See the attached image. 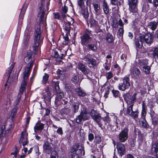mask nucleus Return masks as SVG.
I'll list each match as a JSON object with an SVG mask.
<instances>
[{
    "label": "nucleus",
    "instance_id": "338daca9",
    "mask_svg": "<svg viewBox=\"0 0 158 158\" xmlns=\"http://www.w3.org/2000/svg\"><path fill=\"white\" fill-rule=\"evenodd\" d=\"M111 3L112 5H116L118 4V0H110Z\"/></svg>",
    "mask_w": 158,
    "mask_h": 158
},
{
    "label": "nucleus",
    "instance_id": "de8ad7c7",
    "mask_svg": "<svg viewBox=\"0 0 158 158\" xmlns=\"http://www.w3.org/2000/svg\"><path fill=\"white\" fill-rule=\"evenodd\" d=\"M34 151L35 152L36 154H37L38 156V158L39 157V148L38 146L35 145V146L33 148Z\"/></svg>",
    "mask_w": 158,
    "mask_h": 158
},
{
    "label": "nucleus",
    "instance_id": "0eeeda50",
    "mask_svg": "<svg viewBox=\"0 0 158 158\" xmlns=\"http://www.w3.org/2000/svg\"><path fill=\"white\" fill-rule=\"evenodd\" d=\"M123 83L119 84L118 89L122 91H124L131 86L130 78L128 76H126L123 79Z\"/></svg>",
    "mask_w": 158,
    "mask_h": 158
},
{
    "label": "nucleus",
    "instance_id": "5fc2aeb1",
    "mask_svg": "<svg viewBox=\"0 0 158 158\" xmlns=\"http://www.w3.org/2000/svg\"><path fill=\"white\" fill-rule=\"evenodd\" d=\"M54 18L55 19H59L60 17V15L59 13H53Z\"/></svg>",
    "mask_w": 158,
    "mask_h": 158
},
{
    "label": "nucleus",
    "instance_id": "6e6d98bb",
    "mask_svg": "<svg viewBox=\"0 0 158 158\" xmlns=\"http://www.w3.org/2000/svg\"><path fill=\"white\" fill-rule=\"evenodd\" d=\"M14 66V64H11L9 68V69L8 70V74L9 76L10 75L11 71L13 68Z\"/></svg>",
    "mask_w": 158,
    "mask_h": 158
},
{
    "label": "nucleus",
    "instance_id": "680f3d73",
    "mask_svg": "<svg viewBox=\"0 0 158 158\" xmlns=\"http://www.w3.org/2000/svg\"><path fill=\"white\" fill-rule=\"evenodd\" d=\"M18 153V152L17 148L15 149V151L14 152L11 153V155H14L13 158H16L17 154Z\"/></svg>",
    "mask_w": 158,
    "mask_h": 158
},
{
    "label": "nucleus",
    "instance_id": "7ed1b4c3",
    "mask_svg": "<svg viewBox=\"0 0 158 158\" xmlns=\"http://www.w3.org/2000/svg\"><path fill=\"white\" fill-rule=\"evenodd\" d=\"M77 68L80 70L84 75L86 76L88 78H91L93 74L92 71L83 63H79L77 65Z\"/></svg>",
    "mask_w": 158,
    "mask_h": 158
},
{
    "label": "nucleus",
    "instance_id": "69168bd1",
    "mask_svg": "<svg viewBox=\"0 0 158 158\" xmlns=\"http://www.w3.org/2000/svg\"><path fill=\"white\" fill-rule=\"evenodd\" d=\"M79 154L73 153L71 155V158H79Z\"/></svg>",
    "mask_w": 158,
    "mask_h": 158
},
{
    "label": "nucleus",
    "instance_id": "e433bc0d",
    "mask_svg": "<svg viewBox=\"0 0 158 158\" xmlns=\"http://www.w3.org/2000/svg\"><path fill=\"white\" fill-rule=\"evenodd\" d=\"M79 79V75L77 74L74 75L72 78L71 81L74 84H77L78 83Z\"/></svg>",
    "mask_w": 158,
    "mask_h": 158
},
{
    "label": "nucleus",
    "instance_id": "2eb2a0df",
    "mask_svg": "<svg viewBox=\"0 0 158 158\" xmlns=\"http://www.w3.org/2000/svg\"><path fill=\"white\" fill-rule=\"evenodd\" d=\"M117 148L119 154L120 156L124 154L126 152L125 147L124 144L121 143H118L117 145Z\"/></svg>",
    "mask_w": 158,
    "mask_h": 158
},
{
    "label": "nucleus",
    "instance_id": "b1692460",
    "mask_svg": "<svg viewBox=\"0 0 158 158\" xmlns=\"http://www.w3.org/2000/svg\"><path fill=\"white\" fill-rule=\"evenodd\" d=\"M131 73L133 75L134 77H138L140 73V71L139 69L137 68H131L130 69Z\"/></svg>",
    "mask_w": 158,
    "mask_h": 158
},
{
    "label": "nucleus",
    "instance_id": "6e6552de",
    "mask_svg": "<svg viewBox=\"0 0 158 158\" xmlns=\"http://www.w3.org/2000/svg\"><path fill=\"white\" fill-rule=\"evenodd\" d=\"M89 116L88 112L86 110H84V111L81 112L80 114L76 118V122L77 123H80L82 121L88 120Z\"/></svg>",
    "mask_w": 158,
    "mask_h": 158
},
{
    "label": "nucleus",
    "instance_id": "9b49d317",
    "mask_svg": "<svg viewBox=\"0 0 158 158\" xmlns=\"http://www.w3.org/2000/svg\"><path fill=\"white\" fill-rule=\"evenodd\" d=\"M81 44L82 45L86 46V45L90 42L92 40V38L87 33H85L81 37Z\"/></svg>",
    "mask_w": 158,
    "mask_h": 158
},
{
    "label": "nucleus",
    "instance_id": "ddd939ff",
    "mask_svg": "<svg viewBox=\"0 0 158 158\" xmlns=\"http://www.w3.org/2000/svg\"><path fill=\"white\" fill-rule=\"evenodd\" d=\"M136 93L134 94L132 96H131L129 93H127L124 95V98L127 101V103L128 102V103L134 104L136 100Z\"/></svg>",
    "mask_w": 158,
    "mask_h": 158
},
{
    "label": "nucleus",
    "instance_id": "603ef678",
    "mask_svg": "<svg viewBox=\"0 0 158 158\" xmlns=\"http://www.w3.org/2000/svg\"><path fill=\"white\" fill-rule=\"evenodd\" d=\"M70 109H68V108H66V109H64V110H63V112L64 113H62L63 114V115L64 114H69V113H70Z\"/></svg>",
    "mask_w": 158,
    "mask_h": 158
},
{
    "label": "nucleus",
    "instance_id": "a211bd4d",
    "mask_svg": "<svg viewBox=\"0 0 158 158\" xmlns=\"http://www.w3.org/2000/svg\"><path fill=\"white\" fill-rule=\"evenodd\" d=\"M41 6L42 7L40 10L41 13V15L40 16V24L46 23V16H45V7L44 8V6L43 3H42Z\"/></svg>",
    "mask_w": 158,
    "mask_h": 158
},
{
    "label": "nucleus",
    "instance_id": "20e7f679",
    "mask_svg": "<svg viewBox=\"0 0 158 158\" xmlns=\"http://www.w3.org/2000/svg\"><path fill=\"white\" fill-rule=\"evenodd\" d=\"M83 60L86 62L90 68H94L97 64L96 60L92 58V56L90 54H88L85 56Z\"/></svg>",
    "mask_w": 158,
    "mask_h": 158
},
{
    "label": "nucleus",
    "instance_id": "7c9ffc66",
    "mask_svg": "<svg viewBox=\"0 0 158 158\" xmlns=\"http://www.w3.org/2000/svg\"><path fill=\"white\" fill-rule=\"evenodd\" d=\"M93 6L94 10L95 11V13H97L100 9V6L99 3L98 2H94L93 3Z\"/></svg>",
    "mask_w": 158,
    "mask_h": 158
},
{
    "label": "nucleus",
    "instance_id": "864d4df0",
    "mask_svg": "<svg viewBox=\"0 0 158 158\" xmlns=\"http://www.w3.org/2000/svg\"><path fill=\"white\" fill-rule=\"evenodd\" d=\"M65 70L64 69H58L57 70L56 72L59 75H63L64 74Z\"/></svg>",
    "mask_w": 158,
    "mask_h": 158
},
{
    "label": "nucleus",
    "instance_id": "e2e57ef3",
    "mask_svg": "<svg viewBox=\"0 0 158 158\" xmlns=\"http://www.w3.org/2000/svg\"><path fill=\"white\" fill-rule=\"evenodd\" d=\"M146 108L142 109L141 112L142 115L143 117H145L146 114Z\"/></svg>",
    "mask_w": 158,
    "mask_h": 158
},
{
    "label": "nucleus",
    "instance_id": "774afa93",
    "mask_svg": "<svg viewBox=\"0 0 158 158\" xmlns=\"http://www.w3.org/2000/svg\"><path fill=\"white\" fill-rule=\"evenodd\" d=\"M15 110H13L11 112L10 117H11V118L12 119L15 117Z\"/></svg>",
    "mask_w": 158,
    "mask_h": 158
},
{
    "label": "nucleus",
    "instance_id": "f3484780",
    "mask_svg": "<svg viewBox=\"0 0 158 158\" xmlns=\"http://www.w3.org/2000/svg\"><path fill=\"white\" fill-rule=\"evenodd\" d=\"M67 50L68 48L62 53H59L57 52L54 51L52 54L53 56L57 58L58 61H61V60L62 59L63 56L66 55Z\"/></svg>",
    "mask_w": 158,
    "mask_h": 158
},
{
    "label": "nucleus",
    "instance_id": "1a4fd4ad",
    "mask_svg": "<svg viewBox=\"0 0 158 158\" xmlns=\"http://www.w3.org/2000/svg\"><path fill=\"white\" fill-rule=\"evenodd\" d=\"M128 128H126L123 129L118 135L119 141L121 142H125L127 139L128 137Z\"/></svg>",
    "mask_w": 158,
    "mask_h": 158
},
{
    "label": "nucleus",
    "instance_id": "0e129e2a",
    "mask_svg": "<svg viewBox=\"0 0 158 158\" xmlns=\"http://www.w3.org/2000/svg\"><path fill=\"white\" fill-rule=\"evenodd\" d=\"M52 85L55 88L56 86H59V82L58 81H52Z\"/></svg>",
    "mask_w": 158,
    "mask_h": 158
},
{
    "label": "nucleus",
    "instance_id": "49530a36",
    "mask_svg": "<svg viewBox=\"0 0 158 158\" xmlns=\"http://www.w3.org/2000/svg\"><path fill=\"white\" fill-rule=\"evenodd\" d=\"M78 6L81 8V9H83L84 7V2L83 0H78Z\"/></svg>",
    "mask_w": 158,
    "mask_h": 158
},
{
    "label": "nucleus",
    "instance_id": "423d86ee",
    "mask_svg": "<svg viewBox=\"0 0 158 158\" xmlns=\"http://www.w3.org/2000/svg\"><path fill=\"white\" fill-rule=\"evenodd\" d=\"M28 69L27 71H25L23 74V81L19 89L20 94H19L18 97L19 98L21 97V94H22L23 93L24 90L25 89V87L27 85V80H28L29 73L28 72Z\"/></svg>",
    "mask_w": 158,
    "mask_h": 158
},
{
    "label": "nucleus",
    "instance_id": "c756f323",
    "mask_svg": "<svg viewBox=\"0 0 158 158\" xmlns=\"http://www.w3.org/2000/svg\"><path fill=\"white\" fill-rule=\"evenodd\" d=\"M81 13L84 17L86 19L89 16V13L87 7H84L81 9Z\"/></svg>",
    "mask_w": 158,
    "mask_h": 158
},
{
    "label": "nucleus",
    "instance_id": "5701e85b",
    "mask_svg": "<svg viewBox=\"0 0 158 158\" xmlns=\"http://www.w3.org/2000/svg\"><path fill=\"white\" fill-rule=\"evenodd\" d=\"M102 7L104 14L106 15L108 14L109 12V7L105 0H104L103 2Z\"/></svg>",
    "mask_w": 158,
    "mask_h": 158
},
{
    "label": "nucleus",
    "instance_id": "f03ea898",
    "mask_svg": "<svg viewBox=\"0 0 158 158\" xmlns=\"http://www.w3.org/2000/svg\"><path fill=\"white\" fill-rule=\"evenodd\" d=\"M32 55V52L31 51H30L29 52H27V55L24 57V61L25 62H27L29 61V62L28 63V65L24 69L23 74V73L25 72V71H27L28 69L29 75H30V69L33 66V63L34 61V59L32 60L31 57Z\"/></svg>",
    "mask_w": 158,
    "mask_h": 158
},
{
    "label": "nucleus",
    "instance_id": "6ab92c4d",
    "mask_svg": "<svg viewBox=\"0 0 158 158\" xmlns=\"http://www.w3.org/2000/svg\"><path fill=\"white\" fill-rule=\"evenodd\" d=\"M158 152V143L157 141L154 142L152 144L151 148V153L152 155L157 156Z\"/></svg>",
    "mask_w": 158,
    "mask_h": 158
},
{
    "label": "nucleus",
    "instance_id": "4d7b16f0",
    "mask_svg": "<svg viewBox=\"0 0 158 158\" xmlns=\"http://www.w3.org/2000/svg\"><path fill=\"white\" fill-rule=\"evenodd\" d=\"M112 25L114 27H117L118 26V21L117 20H114L112 23Z\"/></svg>",
    "mask_w": 158,
    "mask_h": 158
},
{
    "label": "nucleus",
    "instance_id": "dca6fc26",
    "mask_svg": "<svg viewBox=\"0 0 158 158\" xmlns=\"http://www.w3.org/2000/svg\"><path fill=\"white\" fill-rule=\"evenodd\" d=\"M21 136L19 140V142L23 143V146L26 145L28 143L27 136V134L25 131H23L21 132Z\"/></svg>",
    "mask_w": 158,
    "mask_h": 158
},
{
    "label": "nucleus",
    "instance_id": "f8f14e48",
    "mask_svg": "<svg viewBox=\"0 0 158 158\" xmlns=\"http://www.w3.org/2000/svg\"><path fill=\"white\" fill-rule=\"evenodd\" d=\"M90 114L97 123L100 125L99 121L101 119L100 114L97 113L95 110H92L90 112Z\"/></svg>",
    "mask_w": 158,
    "mask_h": 158
},
{
    "label": "nucleus",
    "instance_id": "9d476101",
    "mask_svg": "<svg viewBox=\"0 0 158 158\" xmlns=\"http://www.w3.org/2000/svg\"><path fill=\"white\" fill-rule=\"evenodd\" d=\"M40 33L39 30L36 31L35 36L34 44L33 46V50L35 54H36L37 50L40 44Z\"/></svg>",
    "mask_w": 158,
    "mask_h": 158
},
{
    "label": "nucleus",
    "instance_id": "58836bf2",
    "mask_svg": "<svg viewBox=\"0 0 158 158\" xmlns=\"http://www.w3.org/2000/svg\"><path fill=\"white\" fill-rule=\"evenodd\" d=\"M79 104L78 103H74L72 106V109L74 112L75 113L77 112L79 110Z\"/></svg>",
    "mask_w": 158,
    "mask_h": 158
},
{
    "label": "nucleus",
    "instance_id": "393cba45",
    "mask_svg": "<svg viewBox=\"0 0 158 158\" xmlns=\"http://www.w3.org/2000/svg\"><path fill=\"white\" fill-rule=\"evenodd\" d=\"M158 25V21H152L150 22L148 25V27L153 31H154Z\"/></svg>",
    "mask_w": 158,
    "mask_h": 158
},
{
    "label": "nucleus",
    "instance_id": "4468645a",
    "mask_svg": "<svg viewBox=\"0 0 158 158\" xmlns=\"http://www.w3.org/2000/svg\"><path fill=\"white\" fill-rule=\"evenodd\" d=\"M141 36L143 39V41H145L147 44H150L153 42V37L150 33H148L146 34L144 36Z\"/></svg>",
    "mask_w": 158,
    "mask_h": 158
},
{
    "label": "nucleus",
    "instance_id": "a19ab883",
    "mask_svg": "<svg viewBox=\"0 0 158 158\" xmlns=\"http://www.w3.org/2000/svg\"><path fill=\"white\" fill-rule=\"evenodd\" d=\"M68 9V7L65 6L63 8L61 12V13L62 14V16L63 18H65V14L67 12Z\"/></svg>",
    "mask_w": 158,
    "mask_h": 158
},
{
    "label": "nucleus",
    "instance_id": "3c124183",
    "mask_svg": "<svg viewBox=\"0 0 158 158\" xmlns=\"http://www.w3.org/2000/svg\"><path fill=\"white\" fill-rule=\"evenodd\" d=\"M94 138V136L93 134L92 133H89L88 135V140L90 141H91L92 140H93Z\"/></svg>",
    "mask_w": 158,
    "mask_h": 158
},
{
    "label": "nucleus",
    "instance_id": "c85d7f7f",
    "mask_svg": "<svg viewBox=\"0 0 158 158\" xmlns=\"http://www.w3.org/2000/svg\"><path fill=\"white\" fill-rule=\"evenodd\" d=\"M5 124L4 121L0 118V135H2L5 128Z\"/></svg>",
    "mask_w": 158,
    "mask_h": 158
},
{
    "label": "nucleus",
    "instance_id": "473e14b6",
    "mask_svg": "<svg viewBox=\"0 0 158 158\" xmlns=\"http://www.w3.org/2000/svg\"><path fill=\"white\" fill-rule=\"evenodd\" d=\"M87 47L88 50L92 51L94 52L97 51V47L94 44H88L87 45Z\"/></svg>",
    "mask_w": 158,
    "mask_h": 158
},
{
    "label": "nucleus",
    "instance_id": "c03bdc74",
    "mask_svg": "<svg viewBox=\"0 0 158 158\" xmlns=\"http://www.w3.org/2000/svg\"><path fill=\"white\" fill-rule=\"evenodd\" d=\"M50 157L51 158H58V156L57 152L55 151H52L50 155Z\"/></svg>",
    "mask_w": 158,
    "mask_h": 158
},
{
    "label": "nucleus",
    "instance_id": "37998d69",
    "mask_svg": "<svg viewBox=\"0 0 158 158\" xmlns=\"http://www.w3.org/2000/svg\"><path fill=\"white\" fill-rule=\"evenodd\" d=\"M124 32L123 27L120 28L117 32V35L119 37L122 36Z\"/></svg>",
    "mask_w": 158,
    "mask_h": 158
},
{
    "label": "nucleus",
    "instance_id": "39448f33",
    "mask_svg": "<svg viewBox=\"0 0 158 158\" xmlns=\"http://www.w3.org/2000/svg\"><path fill=\"white\" fill-rule=\"evenodd\" d=\"M127 110L124 111V114L129 115L133 118H137L138 117V110L133 111L132 108L134 104L133 103H128L127 102Z\"/></svg>",
    "mask_w": 158,
    "mask_h": 158
},
{
    "label": "nucleus",
    "instance_id": "bf43d9fd",
    "mask_svg": "<svg viewBox=\"0 0 158 158\" xmlns=\"http://www.w3.org/2000/svg\"><path fill=\"white\" fill-rule=\"evenodd\" d=\"M155 103L152 101H150L148 104V106L150 108H152L155 106Z\"/></svg>",
    "mask_w": 158,
    "mask_h": 158
},
{
    "label": "nucleus",
    "instance_id": "79ce46f5",
    "mask_svg": "<svg viewBox=\"0 0 158 158\" xmlns=\"http://www.w3.org/2000/svg\"><path fill=\"white\" fill-rule=\"evenodd\" d=\"M35 132L36 133L39 132L40 130V122L38 121L36 123L35 126L34 127Z\"/></svg>",
    "mask_w": 158,
    "mask_h": 158
},
{
    "label": "nucleus",
    "instance_id": "412c9836",
    "mask_svg": "<svg viewBox=\"0 0 158 158\" xmlns=\"http://www.w3.org/2000/svg\"><path fill=\"white\" fill-rule=\"evenodd\" d=\"M138 0H129L128 4L130 12H133V10L135 9Z\"/></svg>",
    "mask_w": 158,
    "mask_h": 158
},
{
    "label": "nucleus",
    "instance_id": "c9c22d12",
    "mask_svg": "<svg viewBox=\"0 0 158 158\" xmlns=\"http://www.w3.org/2000/svg\"><path fill=\"white\" fill-rule=\"evenodd\" d=\"M142 69L145 74H149L150 73L151 68L148 65L143 66L142 68Z\"/></svg>",
    "mask_w": 158,
    "mask_h": 158
},
{
    "label": "nucleus",
    "instance_id": "72a5a7b5",
    "mask_svg": "<svg viewBox=\"0 0 158 158\" xmlns=\"http://www.w3.org/2000/svg\"><path fill=\"white\" fill-rule=\"evenodd\" d=\"M106 41L109 43H112L114 40V38L112 35L110 33L107 35L106 36Z\"/></svg>",
    "mask_w": 158,
    "mask_h": 158
},
{
    "label": "nucleus",
    "instance_id": "4be33fe9",
    "mask_svg": "<svg viewBox=\"0 0 158 158\" xmlns=\"http://www.w3.org/2000/svg\"><path fill=\"white\" fill-rule=\"evenodd\" d=\"M143 39L141 36H139V38H135V44L136 48H141L143 46Z\"/></svg>",
    "mask_w": 158,
    "mask_h": 158
},
{
    "label": "nucleus",
    "instance_id": "052dcab7",
    "mask_svg": "<svg viewBox=\"0 0 158 158\" xmlns=\"http://www.w3.org/2000/svg\"><path fill=\"white\" fill-rule=\"evenodd\" d=\"M142 125L143 127L145 128H146L148 127V124L145 120H143V121H142Z\"/></svg>",
    "mask_w": 158,
    "mask_h": 158
},
{
    "label": "nucleus",
    "instance_id": "f704fd0d",
    "mask_svg": "<svg viewBox=\"0 0 158 158\" xmlns=\"http://www.w3.org/2000/svg\"><path fill=\"white\" fill-rule=\"evenodd\" d=\"M98 24V22L94 19L90 18L89 19L88 25H90V27H94Z\"/></svg>",
    "mask_w": 158,
    "mask_h": 158
},
{
    "label": "nucleus",
    "instance_id": "aec40b11",
    "mask_svg": "<svg viewBox=\"0 0 158 158\" xmlns=\"http://www.w3.org/2000/svg\"><path fill=\"white\" fill-rule=\"evenodd\" d=\"M82 147L78 144H77L73 146L72 151L73 153L80 154L82 152Z\"/></svg>",
    "mask_w": 158,
    "mask_h": 158
},
{
    "label": "nucleus",
    "instance_id": "cd10ccee",
    "mask_svg": "<svg viewBox=\"0 0 158 158\" xmlns=\"http://www.w3.org/2000/svg\"><path fill=\"white\" fill-rule=\"evenodd\" d=\"M138 65L139 67L141 69L143 66L147 65L148 64V60H139Z\"/></svg>",
    "mask_w": 158,
    "mask_h": 158
},
{
    "label": "nucleus",
    "instance_id": "13d9d810",
    "mask_svg": "<svg viewBox=\"0 0 158 158\" xmlns=\"http://www.w3.org/2000/svg\"><path fill=\"white\" fill-rule=\"evenodd\" d=\"M103 120L107 123H109L110 122V119L108 116H106L104 118H102Z\"/></svg>",
    "mask_w": 158,
    "mask_h": 158
},
{
    "label": "nucleus",
    "instance_id": "f257e3e1",
    "mask_svg": "<svg viewBox=\"0 0 158 158\" xmlns=\"http://www.w3.org/2000/svg\"><path fill=\"white\" fill-rule=\"evenodd\" d=\"M74 23V20L73 19L71 18L70 21L66 22L65 25L64 26V29L66 31L65 35L63 34V38L64 39V41L63 42V44L64 45H68L69 39L68 34L69 33L71 30H73Z\"/></svg>",
    "mask_w": 158,
    "mask_h": 158
},
{
    "label": "nucleus",
    "instance_id": "2f4dec72",
    "mask_svg": "<svg viewBox=\"0 0 158 158\" xmlns=\"http://www.w3.org/2000/svg\"><path fill=\"white\" fill-rule=\"evenodd\" d=\"M76 92L80 96L84 97L85 95V93L82 90L80 87H78L76 89Z\"/></svg>",
    "mask_w": 158,
    "mask_h": 158
},
{
    "label": "nucleus",
    "instance_id": "bb28decb",
    "mask_svg": "<svg viewBox=\"0 0 158 158\" xmlns=\"http://www.w3.org/2000/svg\"><path fill=\"white\" fill-rule=\"evenodd\" d=\"M27 4L25 3L23 4L22 7L21 8V10L19 15V18L22 19L23 17V15L25 13V10L27 8Z\"/></svg>",
    "mask_w": 158,
    "mask_h": 158
},
{
    "label": "nucleus",
    "instance_id": "8fccbe9b",
    "mask_svg": "<svg viewBox=\"0 0 158 158\" xmlns=\"http://www.w3.org/2000/svg\"><path fill=\"white\" fill-rule=\"evenodd\" d=\"M107 80H109L113 77V74L111 72H109L106 74Z\"/></svg>",
    "mask_w": 158,
    "mask_h": 158
},
{
    "label": "nucleus",
    "instance_id": "ea45409f",
    "mask_svg": "<svg viewBox=\"0 0 158 158\" xmlns=\"http://www.w3.org/2000/svg\"><path fill=\"white\" fill-rule=\"evenodd\" d=\"M49 77V75L46 73H45L43 77L42 83L44 84H46L48 79Z\"/></svg>",
    "mask_w": 158,
    "mask_h": 158
},
{
    "label": "nucleus",
    "instance_id": "09e8293b",
    "mask_svg": "<svg viewBox=\"0 0 158 158\" xmlns=\"http://www.w3.org/2000/svg\"><path fill=\"white\" fill-rule=\"evenodd\" d=\"M112 92L113 95L115 97H118L120 96V94H119L118 91L113 90H112Z\"/></svg>",
    "mask_w": 158,
    "mask_h": 158
},
{
    "label": "nucleus",
    "instance_id": "a878e982",
    "mask_svg": "<svg viewBox=\"0 0 158 158\" xmlns=\"http://www.w3.org/2000/svg\"><path fill=\"white\" fill-rule=\"evenodd\" d=\"M43 147L44 150L48 154L52 150V148L51 147L50 144L48 142H46L45 143Z\"/></svg>",
    "mask_w": 158,
    "mask_h": 158
},
{
    "label": "nucleus",
    "instance_id": "a18cd8bd",
    "mask_svg": "<svg viewBox=\"0 0 158 158\" xmlns=\"http://www.w3.org/2000/svg\"><path fill=\"white\" fill-rule=\"evenodd\" d=\"M102 139L101 136L99 135H97L95 136L94 142L96 143H99L101 141Z\"/></svg>",
    "mask_w": 158,
    "mask_h": 158
},
{
    "label": "nucleus",
    "instance_id": "4c0bfd02",
    "mask_svg": "<svg viewBox=\"0 0 158 158\" xmlns=\"http://www.w3.org/2000/svg\"><path fill=\"white\" fill-rule=\"evenodd\" d=\"M152 55L155 60L158 59V48H155L152 53Z\"/></svg>",
    "mask_w": 158,
    "mask_h": 158
}]
</instances>
